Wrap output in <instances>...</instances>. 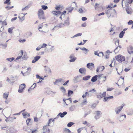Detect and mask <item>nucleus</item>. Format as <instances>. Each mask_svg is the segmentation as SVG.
<instances>
[{
    "instance_id": "nucleus-2",
    "label": "nucleus",
    "mask_w": 133,
    "mask_h": 133,
    "mask_svg": "<svg viewBox=\"0 0 133 133\" xmlns=\"http://www.w3.org/2000/svg\"><path fill=\"white\" fill-rule=\"evenodd\" d=\"M39 18L40 19H44V14L43 11L41 9L38 11V14Z\"/></svg>"
},
{
    "instance_id": "nucleus-32",
    "label": "nucleus",
    "mask_w": 133,
    "mask_h": 133,
    "mask_svg": "<svg viewBox=\"0 0 133 133\" xmlns=\"http://www.w3.org/2000/svg\"><path fill=\"white\" fill-rule=\"evenodd\" d=\"M102 82H104L106 81L107 79V76H104L102 77Z\"/></svg>"
},
{
    "instance_id": "nucleus-24",
    "label": "nucleus",
    "mask_w": 133,
    "mask_h": 133,
    "mask_svg": "<svg viewBox=\"0 0 133 133\" xmlns=\"http://www.w3.org/2000/svg\"><path fill=\"white\" fill-rule=\"evenodd\" d=\"M91 76L90 75H88L84 76L83 78V80L84 81H87L90 78Z\"/></svg>"
},
{
    "instance_id": "nucleus-56",
    "label": "nucleus",
    "mask_w": 133,
    "mask_h": 133,
    "mask_svg": "<svg viewBox=\"0 0 133 133\" xmlns=\"http://www.w3.org/2000/svg\"><path fill=\"white\" fill-rule=\"evenodd\" d=\"M118 49H119L118 47H117L115 49V53H117L119 51V50L117 51V50Z\"/></svg>"
},
{
    "instance_id": "nucleus-23",
    "label": "nucleus",
    "mask_w": 133,
    "mask_h": 133,
    "mask_svg": "<svg viewBox=\"0 0 133 133\" xmlns=\"http://www.w3.org/2000/svg\"><path fill=\"white\" fill-rule=\"evenodd\" d=\"M101 68H102V69L101 70V71H102L105 68L103 66H98V67L97 68L96 70V71L98 72H99V71Z\"/></svg>"
},
{
    "instance_id": "nucleus-19",
    "label": "nucleus",
    "mask_w": 133,
    "mask_h": 133,
    "mask_svg": "<svg viewBox=\"0 0 133 133\" xmlns=\"http://www.w3.org/2000/svg\"><path fill=\"white\" fill-rule=\"evenodd\" d=\"M98 75H96L94 76L91 79V81L93 82H95L97 80Z\"/></svg>"
},
{
    "instance_id": "nucleus-54",
    "label": "nucleus",
    "mask_w": 133,
    "mask_h": 133,
    "mask_svg": "<svg viewBox=\"0 0 133 133\" xmlns=\"http://www.w3.org/2000/svg\"><path fill=\"white\" fill-rule=\"evenodd\" d=\"M31 121V119L30 118H28L26 120V122L28 125L29 123Z\"/></svg>"
},
{
    "instance_id": "nucleus-38",
    "label": "nucleus",
    "mask_w": 133,
    "mask_h": 133,
    "mask_svg": "<svg viewBox=\"0 0 133 133\" xmlns=\"http://www.w3.org/2000/svg\"><path fill=\"white\" fill-rule=\"evenodd\" d=\"M6 81L10 84L13 83V82L12 81L11 79H9V78L8 77L7 78V79Z\"/></svg>"
},
{
    "instance_id": "nucleus-21",
    "label": "nucleus",
    "mask_w": 133,
    "mask_h": 133,
    "mask_svg": "<svg viewBox=\"0 0 133 133\" xmlns=\"http://www.w3.org/2000/svg\"><path fill=\"white\" fill-rule=\"evenodd\" d=\"M62 80V79H61L56 80V81L54 83V84L55 85H58L59 83L61 82Z\"/></svg>"
},
{
    "instance_id": "nucleus-41",
    "label": "nucleus",
    "mask_w": 133,
    "mask_h": 133,
    "mask_svg": "<svg viewBox=\"0 0 133 133\" xmlns=\"http://www.w3.org/2000/svg\"><path fill=\"white\" fill-rule=\"evenodd\" d=\"M34 121L35 122H38L40 119V118H37L36 117H35L34 118Z\"/></svg>"
},
{
    "instance_id": "nucleus-20",
    "label": "nucleus",
    "mask_w": 133,
    "mask_h": 133,
    "mask_svg": "<svg viewBox=\"0 0 133 133\" xmlns=\"http://www.w3.org/2000/svg\"><path fill=\"white\" fill-rule=\"evenodd\" d=\"M43 23H42L40 24L38 26V29L39 30V31L41 32H43V30H41L40 29H42L43 28ZM43 32H45L44 31H43Z\"/></svg>"
},
{
    "instance_id": "nucleus-47",
    "label": "nucleus",
    "mask_w": 133,
    "mask_h": 133,
    "mask_svg": "<svg viewBox=\"0 0 133 133\" xmlns=\"http://www.w3.org/2000/svg\"><path fill=\"white\" fill-rule=\"evenodd\" d=\"M18 18L19 19L21 20L22 21L24 20L25 19V16H23L21 18L19 16Z\"/></svg>"
},
{
    "instance_id": "nucleus-3",
    "label": "nucleus",
    "mask_w": 133,
    "mask_h": 133,
    "mask_svg": "<svg viewBox=\"0 0 133 133\" xmlns=\"http://www.w3.org/2000/svg\"><path fill=\"white\" fill-rule=\"evenodd\" d=\"M87 67L91 70H92L95 68L94 64L92 63H89L87 64Z\"/></svg>"
},
{
    "instance_id": "nucleus-58",
    "label": "nucleus",
    "mask_w": 133,
    "mask_h": 133,
    "mask_svg": "<svg viewBox=\"0 0 133 133\" xmlns=\"http://www.w3.org/2000/svg\"><path fill=\"white\" fill-rule=\"evenodd\" d=\"M114 88H108L107 89V91H111L114 89Z\"/></svg>"
},
{
    "instance_id": "nucleus-34",
    "label": "nucleus",
    "mask_w": 133,
    "mask_h": 133,
    "mask_svg": "<svg viewBox=\"0 0 133 133\" xmlns=\"http://www.w3.org/2000/svg\"><path fill=\"white\" fill-rule=\"evenodd\" d=\"M74 123L72 122H70L68 123L67 125V126L68 127H71L73 124H74Z\"/></svg>"
},
{
    "instance_id": "nucleus-7",
    "label": "nucleus",
    "mask_w": 133,
    "mask_h": 133,
    "mask_svg": "<svg viewBox=\"0 0 133 133\" xmlns=\"http://www.w3.org/2000/svg\"><path fill=\"white\" fill-rule=\"evenodd\" d=\"M96 114L95 116V118L96 119H98L101 117L102 114L101 112L100 111H96Z\"/></svg>"
},
{
    "instance_id": "nucleus-12",
    "label": "nucleus",
    "mask_w": 133,
    "mask_h": 133,
    "mask_svg": "<svg viewBox=\"0 0 133 133\" xmlns=\"http://www.w3.org/2000/svg\"><path fill=\"white\" fill-rule=\"evenodd\" d=\"M41 58V56H37L34 57V59L32 61V63H35L37 61Z\"/></svg>"
},
{
    "instance_id": "nucleus-15",
    "label": "nucleus",
    "mask_w": 133,
    "mask_h": 133,
    "mask_svg": "<svg viewBox=\"0 0 133 133\" xmlns=\"http://www.w3.org/2000/svg\"><path fill=\"white\" fill-rule=\"evenodd\" d=\"M128 51L130 54H131L133 52V49L132 46H129L128 48Z\"/></svg>"
},
{
    "instance_id": "nucleus-18",
    "label": "nucleus",
    "mask_w": 133,
    "mask_h": 133,
    "mask_svg": "<svg viewBox=\"0 0 133 133\" xmlns=\"http://www.w3.org/2000/svg\"><path fill=\"white\" fill-rule=\"evenodd\" d=\"M10 78L11 79L12 81L14 83L17 80V77L16 76H11Z\"/></svg>"
},
{
    "instance_id": "nucleus-55",
    "label": "nucleus",
    "mask_w": 133,
    "mask_h": 133,
    "mask_svg": "<svg viewBox=\"0 0 133 133\" xmlns=\"http://www.w3.org/2000/svg\"><path fill=\"white\" fill-rule=\"evenodd\" d=\"M110 10L108 9L106 10L105 12V13L107 15L110 12Z\"/></svg>"
},
{
    "instance_id": "nucleus-11",
    "label": "nucleus",
    "mask_w": 133,
    "mask_h": 133,
    "mask_svg": "<svg viewBox=\"0 0 133 133\" xmlns=\"http://www.w3.org/2000/svg\"><path fill=\"white\" fill-rule=\"evenodd\" d=\"M65 26L64 24H63L62 23H60L57 24L55 26L54 28V29L57 27L58 28H60L63 27Z\"/></svg>"
},
{
    "instance_id": "nucleus-4",
    "label": "nucleus",
    "mask_w": 133,
    "mask_h": 133,
    "mask_svg": "<svg viewBox=\"0 0 133 133\" xmlns=\"http://www.w3.org/2000/svg\"><path fill=\"white\" fill-rule=\"evenodd\" d=\"M25 85L23 83L20 85L19 87V89L18 92L19 93H22L23 92V90L25 88Z\"/></svg>"
},
{
    "instance_id": "nucleus-22",
    "label": "nucleus",
    "mask_w": 133,
    "mask_h": 133,
    "mask_svg": "<svg viewBox=\"0 0 133 133\" xmlns=\"http://www.w3.org/2000/svg\"><path fill=\"white\" fill-rule=\"evenodd\" d=\"M126 10L127 14H130L132 13V10L130 8L127 7L126 9Z\"/></svg>"
},
{
    "instance_id": "nucleus-26",
    "label": "nucleus",
    "mask_w": 133,
    "mask_h": 133,
    "mask_svg": "<svg viewBox=\"0 0 133 133\" xmlns=\"http://www.w3.org/2000/svg\"><path fill=\"white\" fill-rule=\"evenodd\" d=\"M63 133H70L71 131L69 129L66 128H64L63 129Z\"/></svg>"
},
{
    "instance_id": "nucleus-50",
    "label": "nucleus",
    "mask_w": 133,
    "mask_h": 133,
    "mask_svg": "<svg viewBox=\"0 0 133 133\" xmlns=\"http://www.w3.org/2000/svg\"><path fill=\"white\" fill-rule=\"evenodd\" d=\"M128 23L129 25H131L132 24L133 25V21L130 20L128 22Z\"/></svg>"
},
{
    "instance_id": "nucleus-42",
    "label": "nucleus",
    "mask_w": 133,
    "mask_h": 133,
    "mask_svg": "<svg viewBox=\"0 0 133 133\" xmlns=\"http://www.w3.org/2000/svg\"><path fill=\"white\" fill-rule=\"evenodd\" d=\"M42 9L44 10L47 9L48 8L47 6L45 5H42Z\"/></svg>"
},
{
    "instance_id": "nucleus-52",
    "label": "nucleus",
    "mask_w": 133,
    "mask_h": 133,
    "mask_svg": "<svg viewBox=\"0 0 133 133\" xmlns=\"http://www.w3.org/2000/svg\"><path fill=\"white\" fill-rule=\"evenodd\" d=\"M26 41V40L25 39H19V41L20 42H25Z\"/></svg>"
},
{
    "instance_id": "nucleus-33",
    "label": "nucleus",
    "mask_w": 133,
    "mask_h": 133,
    "mask_svg": "<svg viewBox=\"0 0 133 133\" xmlns=\"http://www.w3.org/2000/svg\"><path fill=\"white\" fill-rule=\"evenodd\" d=\"M14 59L15 58L14 57L9 58H7L6 59V60L11 62L14 60Z\"/></svg>"
},
{
    "instance_id": "nucleus-49",
    "label": "nucleus",
    "mask_w": 133,
    "mask_h": 133,
    "mask_svg": "<svg viewBox=\"0 0 133 133\" xmlns=\"http://www.w3.org/2000/svg\"><path fill=\"white\" fill-rule=\"evenodd\" d=\"M119 44V40L118 39L117 40L115 41V44L117 46H118Z\"/></svg>"
},
{
    "instance_id": "nucleus-46",
    "label": "nucleus",
    "mask_w": 133,
    "mask_h": 133,
    "mask_svg": "<svg viewBox=\"0 0 133 133\" xmlns=\"http://www.w3.org/2000/svg\"><path fill=\"white\" fill-rule=\"evenodd\" d=\"M76 59V57H74V58H72L70 60H69V62H74Z\"/></svg>"
},
{
    "instance_id": "nucleus-14",
    "label": "nucleus",
    "mask_w": 133,
    "mask_h": 133,
    "mask_svg": "<svg viewBox=\"0 0 133 133\" xmlns=\"http://www.w3.org/2000/svg\"><path fill=\"white\" fill-rule=\"evenodd\" d=\"M74 8L73 7L71 6L68 7L66 8V10L68 11V14L69 12H71L73 10Z\"/></svg>"
},
{
    "instance_id": "nucleus-31",
    "label": "nucleus",
    "mask_w": 133,
    "mask_h": 133,
    "mask_svg": "<svg viewBox=\"0 0 133 133\" xmlns=\"http://www.w3.org/2000/svg\"><path fill=\"white\" fill-rule=\"evenodd\" d=\"M82 33H79L77 34H76L74 36L72 37L71 38H73L75 37H77L78 36H80L82 35Z\"/></svg>"
},
{
    "instance_id": "nucleus-57",
    "label": "nucleus",
    "mask_w": 133,
    "mask_h": 133,
    "mask_svg": "<svg viewBox=\"0 0 133 133\" xmlns=\"http://www.w3.org/2000/svg\"><path fill=\"white\" fill-rule=\"evenodd\" d=\"M103 75V74H101L100 75H98V78L99 79H101V77L102 78V77H103L102 76Z\"/></svg>"
},
{
    "instance_id": "nucleus-40",
    "label": "nucleus",
    "mask_w": 133,
    "mask_h": 133,
    "mask_svg": "<svg viewBox=\"0 0 133 133\" xmlns=\"http://www.w3.org/2000/svg\"><path fill=\"white\" fill-rule=\"evenodd\" d=\"M54 121V119H49L48 123V126H50V122L52 121V122H53Z\"/></svg>"
},
{
    "instance_id": "nucleus-10",
    "label": "nucleus",
    "mask_w": 133,
    "mask_h": 133,
    "mask_svg": "<svg viewBox=\"0 0 133 133\" xmlns=\"http://www.w3.org/2000/svg\"><path fill=\"white\" fill-rule=\"evenodd\" d=\"M63 24H64L65 25H66L67 26L70 25V23L69 17H68L67 19L64 21Z\"/></svg>"
},
{
    "instance_id": "nucleus-51",
    "label": "nucleus",
    "mask_w": 133,
    "mask_h": 133,
    "mask_svg": "<svg viewBox=\"0 0 133 133\" xmlns=\"http://www.w3.org/2000/svg\"><path fill=\"white\" fill-rule=\"evenodd\" d=\"M36 83H34L31 87V89H34L36 87Z\"/></svg>"
},
{
    "instance_id": "nucleus-28",
    "label": "nucleus",
    "mask_w": 133,
    "mask_h": 133,
    "mask_svg": "<svg viewBox=\"0 0 133 133\" xmlns=\"http://www.w3.org/2000/svg\"><path fill=\"white\" fill-rule=\"evenodd\" d=\"M47 126H48V125H47L44 126L43 127V129L44 130H45L46 131L48 132H50V130L49 128H46Z\"/></svg>"
},
{
    "instance_id": "nucleus-5",
    "label": "nucleus",
    "mask_w": 133,
    "mask_h": 133,
    "mask_svg": "<svg viewBox=\"0 0 133 133\" xmlns=\"http://www.w3.org/2000/svg\"><path fill=\"white\" fill-rule=\"evenodd\" d=\"M123 105L121 107H119L116 108L115 110V111L117 114H118L121 110L123 107Z\"/></svg>"
},
{
    "instance_id": "nucleus-48",
    "label": "nucleus",
    "mask_w": 133,
    "mask_h": 133,
    "mask_svg": "<svg viewBox=\"0 0 133 133\" xmlns=\"http://www.w3.org/2000/svg\"><path fill=\"white\" fill-rule=\"evenodd\" d=\"M8 70V68H7L5 67H3V69L2 71L3 72H5L6 71Z\"/></svg>"
},
{
    "instance_id": "nucleus-44",
    "label": "nucleus",
    "mask_w": 133,
    "mask_h": 133,
    "mask_svg": "<svg viewBox=\"0 0 133 133\" xmlns=\"http://www.w3.org/2000/svg\"><path fill=\"white\" fill-rule=\"evenodd\" d=\"M29 8V7L28 6H26L22 9V11H23L25 10H27Z\"/></svg>"
},
{
    "instance_id": "nucleus-60",
    "label": "nucleus",
    "mask_w": 133,
    "mask_h": 133,
    "mask_svg": "<svg viewBox=\"0 0 133 133\" xmlns=\"http://www.w3.org/2000/svg\"><path fill=\"white\" fill-rule=\"evenodd\" d=\"M79 13H82L83 12V10L82 8H80L79 9Z\"/></svg>"
},
{
    "instance_id": "nucleus-63",
    "label": "nucleus",
    "mask_w": 133,
    "mask_h": 133,
    "mask_svg": "<svg viewBox=\"0 0 133 133\" xmlns=\"http://www.w3.org/2000/svg\"><path fill=\"white\" fill-rule=\"evenodd\" d=\"M46 46H47L46 44H45V43H44L43 44V45H42V46H41V48H44V47H46Z\"/></svg>"
},
{
    "instance_id": "nucleus-39",
    "label": "nucleus",
    "mask_w": 133,
    "mask_h": 133,
    "mask_svg": "<svg viewBox=\"0 0 133 133\" xmlns=\"http://www.w3.org/2000/svg\"><path fill=\"white\" fill-rule=\"evenodd\" d=\"M26 35L28 37H31L32 35V33L31 32H27L26 33Z\"/></svg>"
},
{
    "instance_id": "nucleus-17",
    "label": "nucleus",
    "mask_w": 133,
    "mask_h": 133,
    "mask_svg": "<svg viewBox=\"0 0 133 133\" xmlns=\"http://www.w3.org/2000/svg\"><path fill=\"white\" fill-rule=\"evenodd\" d=\"M23 50H21V54H19L17 58H16V60H18L20 59L22 57L23 55Z\"/></svg>"
},
{
    "instance_id": "nucleus-62",
    "label": "nucleus",
    "mask_w": 133,
    "mask_h": 133,
    "mask_svg": "<svg viewBox=\"0 0 133 133\" xmlns=\"http://www.w3.org/2000/svg\"><path fill=\"white\" fill-rule=\"evenodd\" d=\"M22 58L24 59H25L27 58L26 55H24Z\"/></svg>"
},
{
    "instance_id": "nucleus-27",
    "label": "nucleus",
    "mask_w": 133,
    "mask_h": 133,
    "mask_svg": "<svg viewBox=\"0 0 133 133\" xmlns=\"http://www.w3.org/2000/svg\"><path fill=\"white\" fill-rule=\"evenodd\" d=\"M113 98V96H109V97H105L104 98V100H103L104 102H106L107 101V100L109 99H111Z\"/></svg>"
},
{
    "instance_id": "nucleus-1",
    "label": "nucleus",
    "mask_w": 133,
    "mask_h": 133,
    "mask_svg": "<svg viewBox=\"0 0 133 133\" xmlns=\"http://www.w3.org/2000/svg\"><path fill=\"white\" fill-rule=\"evenodd\" d=\"M115 58L117 61L121 62L125 60V57L121 55H119L115 57Z\"/></svg>"
},
{
    "instance_id": "nucleus-16",
    "label": "nucleus",
    "mask_w": 133,
    "mask_h": 133,
    "mask_svg": "<svg viewBox=\"0 0 133 133\" xmlns=\"http://www.w3.org/2000/svg\"><path fill=\"white\" fill-rule=\"evenodd\" d=\"M67 114V112L66 111H64L63 113L60 112L58 115L57 116H60L62 118L65 115H66Z\"/></svg>"
},
{
    "instance_id": "nucleus-61",
    "label": "nucleus",
    "mask_w": 133,
    "mask_h": 133,
    "mask_svg": "<svg viewBox=\"0 0 133 133\" xmlns=\"http://www.w3.org/2000/svg\"><path fill=\"white\" fill-rule=\"evenodd\" d=\"M87 19V18L85 17H83L82 18V20L83 21H85Z\"/></svg>"
},
{
    "instance_id": "nucleus-29",
    "label": "nucleus",
    "mask_w": 133,
    "mask_h": 133,
    "mask_svg": "<svg viewBox=\"0 0 133 133\" xmlns=\"http://www.w3.org/2000/svg\"><path fill=\"white\" fill-rule=\"evenodd\" d=\"M125 34V32L124 31H122L119 34V37L120 38H122L123 37Z\"/></svg>"
},
{
    "instance_id": "nucleus-43",
    "label": "nucleus",
    "mask_w": 133,
    "mask_h": 133,
    "mask_svg": "<svg viewBox=\"0 0 133 133\" xmlns=\"http://www.w3.org/2000/svg\"><path fill=\"white\" fill-rule=\"evenodd\" d=\"M12 30L13 28H9L8 30V32L10 34H12Z\"/></svg>"
},
{
    "instance_id": "nucleus-45",
    "label": "nucleus",
    "mask_w": 133,
    "mask_h": 133,
    "mask_svg": "<svg viewBox=\"0 0 133 133\" xmlns=\"http://www.w3.org/2000/svg\"><path fill=\"white\" fill-rule=\"evenodd\" d=\"M68 96H69L71 94H73V92L72 91L70 90H68Z\"/></svg>"
},
{
    "instance_id": "nucleus-36",
    "label": "nucleus",
    "mask_w": 133,
    "mask_h": 133,
    "mask_svg": "<svg viewBox=\"0 0 133 133\" xmlns=\"http://www.w3.org/2000/svg\"><path fill=\"white\" fill-rule=\"evenodd\" d=\"M106 93L105 92H103L102 94L101 93H99L100 95V97L101 98H102L103 97H104L106 95Z\"/></svg>"
},
{
    "instance_id": "nucleus-9",
    "label": "nucleus",
    "mask_w": 133,
    "mask_h": 133,
    "mask_svg": "<svg viewBox=\"0 0 133 133\" xmlns=\"http://www.w3.org/2000/svg\"><path fill=\"white\" fill-rule=\"evenodd\" d=\"M52 13L55 15H56L57 16H58L60 15L61 14V12L59 11H52Z\"/></svg>"
},
{
    "instance_id": "nucleus-37",
    "label": "nucleus",
    "mask_w": 133,
    "mask_h": 133,
    "mask_svg": "<svg viewBox=\"0 0 133 133\" xmlns=\"http://www.w3.org/2000/svg\"><path fill=\"white\" fill-rule=\"evenodd\" d=\"M61 90L62 91V92L64 93H65L66 92V90L65 88L63 87H61Z\"/></svg>"
},
{
    "instance_id": "nucleus-6",
    "label": "nucleus",
    "mask_w": 133,
    "mask_h": 133,
    "mask_svg": "<svg viewBox=\"0 0 133 133\" xmlns=\"http://www.w3.org/2000/svg\"><path fill=\"white\" fill-rule=\"evenodd\" d=\"M79 71L82 74L85 75L86 74V70L85 68H82L79 69Z\"/></svg>"
},
{
    "instance_id": "nucleus-25",
    "label": "nucleus",
    "mask_w": 133,
    "mask_h": 133,
    "mask_svg": "<svg viewBox=\"0 0 133 133\" xmlns=\"http://www.w3.org/2000/svg\"><path fill=\"white\" fill-rule=\"evenodd\" d=\"M76 107L74 105H71L69 108V110L71 111H73L75 109Z\"/></svg>"
},
{
    "instance_id": "nucleus-35",
    "label": "nucleus",
    "mask_w": 133,
    "mask_h": 133,
    "mask_svg": "<svg viewBox=\"0 0 133 133\" xmlns=\"http://www.w3.org/2000/svg\"><path fill=\"white\" fill-rule=\"evenodd\" d=\"M8 96V94L4 93L3 95V97L4 98L7 99Z\"/></svg>"
},
{
    "instance_id": "nucleus-30",
    "label": "nucleus",
    "mask_w": 133,
    "mask_h": 133,
    "mask_svg": "<svg viewBox=\"0 0 133 133\" xmlns=\"http://www.w3.org/2000/svg\"><path fill=\"white\" fill-rule=\"evenodd\" d=\"M126 118V116L125 115H121L120 118V121H122L123 120L124 118Z\"/></svg>"
},
{
    "instance_id": "nucleus-8",
    "label": "nucleus",
    "mask_w": 133,
    "mask_h": 133,
    "mask_svg": "<svg viewBox=\"0 0 133 133\" xmlns=\"http://www.w3.org/2000/svg\"><path fill=\"white\" fill-rule=\"evenodd\" d=\"M73 82L74 83H76L80 81V79L79 76H77L74 78Z\"/></svg>"
},
{
    "instance_id": "nucleus-13",
    "label": "nucleus",
    "mask_w": 133,
    "mask_h": 133,
    "mask_svg": "<svg viewBox=\"0 0 133 133\" xmlns=\"http://www.w3.org/2000/svg\"><path fill=\"white\" fill-rule=\"evenodd\" d=\"M79 48L81 50L83 51V53L85 54H87L89 51V50H88L85 48Z\"/></svg>"
},
{
    "instance_id": "nucleus-59",
    "label": "nucleus",
    "mask_w": 133,
    "mask_h": 133,
    "mask_svg": "<svg viewBox=\"0 0 133 133\" xmlns=\"http://www.w3.org/2000/svg\"><path fill=\"white\" fill-rule=\"evenodd\" d=\"M99 55L98 56L99 57H102L103 56V52H101L99 53Z\"/></svg>"
},
{
    "instance_id": "nucleus-53",
    "label": "nucleus",
    "mask_w": 133,
    "mask_h": 133,
    "mask_svg": "<svg viewBox=\"0 0 133 133\" xmlns=\"http://www.w3.org/2000/svg\"><path fill=\"white\" fill-rule=\"evenodd\" d=\"M26 113H27L26 112L25 113H22V115L24 118H25L26 117V116L27 115Z\"/></svg>"
},
{
    "instance_id": "nucleus-64",
    "label": "nucleus",
    "mask_w": 133,
    "mask_h": 133,
    "mask_svg": "<svg viewBox=\"0 0 133 133\" xmlns=\"http://www.w3.org/2000/svg\"><path fill=\"white\" fill-rule=\"evenodd\" d=\"M82 128H80L79 129L77 130L78 133H80L81 132L82 130Z\"/></svg>"
}]
</instances>
